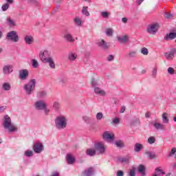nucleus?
<instances>
[{"instance_id":"42","label":"nucleus","mask_w":176,"mask_h":176,"mask_svg":"<svg viewBox=\"0 0 176 176\" xmlns=\"http://www.w3.org/2000/svg\"><path fill=\"white\" fill-rule=\"evenodd\" d=\"M141 53L143 55H148V48H146V47H144L143 48L141 49Z\"/></svg>"},{"instance_id":"34","label":"nucleus","mask_w":176,"mask_h":176,"mask_svg":"<svg viewBox=\"0 0 176 176\" xmlns=\"http://www.w3.org/2000/svg\"><path fill=\"white\" fill-rule=\"evenodd\" d=\"M115 145L118 146V148H123L125 146L124 142L121 140H119L118 141H116Z\"/></svg>"},{"instance_id":"44","label":"nucleus","mask_w":176,"mask_h":176,"mask_svg":"<svg viewBox=\"0 0 176 176\" xmlns=\"http://www.w3.org/2000/svg\"><path fill=\"white\" fill-rule=\"evenodd\" d=\"M10 8V4L8 3H5V4H3L1 6V9L3 11H6Z\"/></svg>"},{"instance_id":"53","label":"nucleus","mask_w":176,"mask_h":176,"mask_svg":"<svg viewBox=\"0 0 176 176\" xmlns=\"http://www.w3.org/2000/svg\"><path fill=\"white\" fill-rule=\"evenodd\" d=\"M168 73L169 74H174V73H175L174 69L173 67H168Z\"/></svg>"},{"instance_id":"2","label":"nucleus","mask_w":176,"mask_h":176,"mask_svg":"<svg viewBox=\"0 0 176 176\" xmlns=\"http://www.w3.org/2000/svg\"><path fill=\"white\" fill-rule=\"evenodd\" d=\"M3 126L6 130H8V133H12L14 131H18V127L16 124H14L12 122L10 116L6 115L3 120Z\"/></svg>"},{"instance_id":"14","label":"nucleus","mask_w":176,"mask_h":176,"mask_svg":"<svg viewBox=\"0 0 176 176\" xmlns=\"http://www.w3.org/2000/svg\"><path fill=\"white\" fill-rule=\"evenodd\" d=\"M24 41L25 44H28V45H30L31 44H33L34 41V36L31 34H26V36H24Z\"/></svg>"},{"instance_id":"17","label":"nucleus","mask_w":176,"mask_h":176,"mask_svg":"<svg viewBox=\"0 0 176 176\" xmlns=\"http://www.w3.org/2000/svg\"><path fill=\"white\" fill-rule=\"evenodd\" d=\"M98 45L102 50H108L109 48V45L106 43V41L103 39L98 40Z\"/></svg>"},{"instance_id":"23","label":"nucleus","mask_w":176,"mask_h":176,"mask_svg":"<svg viewBox=\"0 0 176 176\" xmlns=\"http://www.w3.org/2000/svg\"><path fill=\"white\" fill-rule=\"evenodd\" d=\"M86 153L89 156H95V155H96V148H89L88 149H87Z\"/></svg>"},{"instance_id":"61","label":"nucleus","mask_w":176,"mask_h":176,"mask_svg":"<svg viewBox=\"0 0 176 176\" xmlns=\"http://www.w3.org/2000/svg\"><path fill=\"white\" fill-rule=\"evenodd\" d=\"M31 3L33 5H38V0H30Z\"/></svg>"},{"instance_id":"49","label":"nucleus","mask_w":176,"mask_h":176,"mask_svg":"<svg viewBox=\"0 0 176 176\" xmlns=\"http://www.w3.org/2000/svg\"><path fill=\"white\" fill-rule=\"evenodd\" d=\"M91 85L92 87H94V89L95 88H98V81H96V80H92Z\"/></svg>"},{"instance_id":"31","label":"nucleus","mask_w":176,"mask_h":176,"mask_svg":"<svg viewBox=\"0 0 176 176\" xmlns=\"http://www.w3.org/2000/svg\"><path fill=\"white\" fill-rule=\"evenodd\" d=\"M7 23L9 26H16V23L14 19L10 17L7 18Z\"/></svg>"},{"instance_id":"59","label":"nucleus","mask_w":176,"mask_h":176,"mask_svg":"<svg viewBox=\"0 0 176 176\" xmlns=\"http://www.w3.org/2000/svg\"><path fill=\"white\" fill-rule=\"evenodd\" d=\"M124 111H126V107L125 106H122L120 112L121 113H123L124 112Z\"/></svg>"},{"instance_id":"46","label":"nucleus","mask_w":176,"mask_h":176,"mask_svg":"<svg viewBox=\"0 0 176 176\" xmlns=\"http://www.w3.org/2000/svg\"><path fill=\"white\" fill-rule=\"evenodd\" d=\"M157 67H154L153 69V72H152V76L154 78H156L157 77Z\"/></svg>"},{"instance_id":"57","label":"nucleus","mask_w":176,"mask_h":176,"mask_svg":"<svg viewBox=\"0 0 176 176\" xmlns=\"http://www.w3.org/2000/svg\"><path fill=\"white\" fill-rule=\"evenodd\" d=\"M128 21H129V19L126 16H124L123 18H122V21L124 23H127Z\"/></svg>"},{"instance_id":"62","label":"nucleus","mask_w":176,"mask_h":176,"mask_svg":"<svg viewBox=\"0 0 176 176\" xmlns=\"http://www.w3.org/2000/svg\"><path fill=\"white\" fill-rule=\"evenodd\" d=\"M52 176H60L59 173H58L57 171H56L55 173H52Z\"/></svg>"},{"instance_id":"39","label":"nucleus","mask_w":176,"mask_h":176,"mask_svg":"<svg viewBox=\"0 0 176 176\" xmlns=\"http://www.w3.org/2000/svg\"><path fill=\"white\" fill-rule=\"evenodd\" d=\"M100 15H102L103 18L107 19L111 15V12L109 11H102Z\"/></svg>"},{"instance_id":"52","label":"nucleus","mask_w":176,"mask_h":176,"mask_svg":"<svg viewBox=\"0 0 176 176\" xmlns=\"http://www.w3.org/2000/svg\"><path fill=\"white\" fill-rule=\"evenodd\" d=\"M114 55H109L107 58V60H108L109 62H111L112 60H114Z\"/></svg>"},{"instance_id":"16","label":"nucleus","mask_w":176,"mask_h":176,"mask_svg":"<svg viewBox=\"0 0 176 176\" xmlns=\"http://www.w3.org/2000/svg\"><path fill=\"white\" fill-rule=\"evenodd\" d=\"M94 93L96 95H98V96H106L107 94L104 89H102V88H99L97 87V88H94Z\"/></svg>"},{"instance_id":"60","label":"nucleus","mask_w":176,"mask_h":176,"mask_svg":"<svg viewBox=\"0 0 176 176\" xmlns=\"http://www.w3.org/2000/svg\"><path fill=\"white\" fill-rule=\"evenodd\" d=\"M7 107L6 106H1L0 107V112H3L5 109H6Z\"/></svg>"},{"instance_id":"45","label":"nucleus","mask_w":176,"mask_h":176,"mask_svg":"<svg viewBox=\"0 0 176 176\" xmlns=\"http://www.w3.org/2000/svg\"><path fill=\"white\" fill-rule=\"evenodd\" d=\"M155 173H156L157 175H161L162 174H164L162 170H161V168H160L159 167H157V168H155Z\"/></svg>"},{"instance_id":"19","label":"nucleus","mask_w":176,"mask_h":176,"mask_svg":"<svg viewBox=\"0 0 176 176\" xmlns=\"http://www.w3.org/2000/svg\"><path fill=\"white\" fill-rule=\"evenodd\" d=\"M64 38L69 41V43H74L75 41L74 37H73L71 33H65L64 34Z\"/></svg>"},{"instance_id":"6","label":"nucleus","mask_w":176,"mask_h":176,"mask_svg":"<svg viewBox=\"0 0 176 176\" xmlns=\"http://www.w3.org/2000/svg\"><path fill=\"white\" fill-rule=\"evenodd\" d=\"M6 38L13 43H17L19 41V36L16 30H11L7 33Z\"/></svg>"},{"instance_id":"32","label":"nucleus","mask_w":176,"mask_h":176,"mask_svg":"<svg viewBox=\"0 0 176 176\" xmlns=\"http://www.w3.org/2000/svg\"><path fill=\"white\" fill-rule=\"evenodd\" d=\"M162 120L164 123H168L169 119L168 113L167 112H164V113H162Z\"/></svg>"},{"instance_id":"18","label":"nucleus","mask_w":176,"mask_h":176,"mask_svg":"<svg viewBox=\"0 0 176 176\" xmlns=\"http://www.w3.org/2000/svg\"><path fill=\"white\" fill-rule=\"evenodd\" d=\"M77 58H78V55L75 52H69V54L67 55V59L70 62H74V60H76V59H77Z\"/></svg>"},{"instance_id":"40","label":"nucleus","mask_w":176,"mask_h":176,"mask_svg":"<svg viewBox=\"0 0 176 176\" xmlns=\"http://www.w3.org/2000/svg\"><path fill=\"white\" fill-rule=\"evenodd\" d=\"M155 141H156L155 137L151 136V137H148V142L150 144H155Z\"/></svg>"},{"instance_id":"9","label":"nucleus","mask_w":176,"mask_h":176,"mask_svg":"<svg viewBox=\"0 0 176 176\" xmlns=\"http://www.w3.org/2000/svg\"><path fill=\"white\" fill-rule=\"evenodd\" d=\"M103 140H105L108 142H112L115 140V135L111 131H104L102 135Z\"/></svg>"},{"instance_id":"54","label":"nucleus","mask_w":176,"mask_h":176,"mask_svg":"<svg viewBox=\"0 0 176 176\" xmlns=\"http://www.w3.org/2000/svg\"><path fill=\"white\" fill-rule=\"evenodd\" d=\"M113 123L118 124L120 123L119 118H114V119H113Z\"/></svg>"},{"instance_id":"11","label":"nucleus","mask_w":176,"mask_h":176,"mask_svg":"<svg viewBox=\"0 0 176 176\" xmlns=\"http://www.w3.org/2000/svg\"><path fill=\"white\" fill-rule=\"evenodd\" d=\"M29 72L27 69H23L19 71V78L21 80H25L28 78Z\"/></svg>"},{"instance_id":"27","label":"nucleus","mask_w":176,"mask_h":176,"mask_svg":"<svg viewBox=\"0 0 176 176\" xmlns=\"http://www.w3.org/2000/svg\"><path fill=\"white\" fill-rule=\"evenodd\" d=\"M114 30L112 28H107L105 30V34L107 36L109 37H112L113 36Z\"/></svg>"},{"instance_id":"8","label":"nucleus","mask_w":176,"mask_h":176,"mask_svg":"<svg viewBox=\"0 0 176 176\" xmlns=\"http://www.w3.org/2000/svg\"><path fill=\"white\" fill-rule=\"evenodd\" d=\"M159 28V25L157 23H151L148 25L146 28V31L150 34H156Z\"/></svg>"},{"instance_id":"51","label":"nucleus","mask_w":176,"mask_h":176,"mask_svg":"<svg viewBox=\"0 0 176 176\" xmlns=\"http://www.w3.org/2000/svg\"><path fill=\"white\" fill-rule=\"evenodd\" d=\"M128 175L129 176H135V170H134V168H132L131 170H130Z\"/></svg>"},{"instance_id":"50","label":"nucleus","mask_w":176,"mask_h":176,"mask_svg":"<svg viewBox=\"0 0 176 176\" xmlns=\"http://www.w3.org/2000/svg\"><path fill=\"white\" fill-rule=\"evenodd\" d=\"M47 94L46 92V91H42L41 92H39L38 94V96L39 97H45L47 96Z\"/></svg>"},{"instance_id":"22","label":"nucleus","mask_w":176,"mask_h":176,"mask_svg":"<svg viewBox=\"0 0 176 176\" xmlns=\"http://www.w3.org/2000/svg\"><path fill=\"white\" fill-rule=\"evenodd\" d=\"M176 38V29L175 32H170L168 34H166L164 37L166 40L170 38V40H173Z\"/></svg>"},{"instance_id":"35","label":"nucleus","mask_w":176,"mask_h":176,"mask_svg":"<svg viewBox=\"0 0 176 176\" xmlns=\"http://www.w3.org/2000/svg\"><path fill=\"white\" fill-rule=\"evenodd\" d=\"M130 159H131L130 156H125L124 157H120L119 160L122 163H129Z\"/></svg>"},{"instance_id":"7","label":"nucleus","mask_w":176,"mask_h":176,"mask_svg":"<svg viewBox=\"0 0 176 176\" xmlns=\"http://www.w3.org/2000/svg\"><path fill=\"white\" fill-rule=\"evenodd\" d=\"M94 148L96 149V152L97 151L98 154H103L105 153L107 146H105V144L104 142H96L94 144Z\"/></svg>"},{"instance_id":"56","label":"nucleus","mask_w":176,"mask_h":176,"mask_svg":"<svg viewBox=\"0 0 176 176\" xmlns=\"http://www.w3.org/2000/svg\"><path fill=\"white\" fill-rule=\"evenodd\" d=\"M175 153H176V148H173V149H171V151H170V152L169 153V156H172Z\"/></svg>"},{"instance_id":"30","label":"nucleus","mask_w":176,"mask_h":176,"mask_svg":"<svg viewBox=\"0 0 176 176\" xmlns=\"http://www.w3.org/2000/svg\"><path fill=\"white\" fill-rule=\"evenodd\" d=\"M82 120L86 122V123H91L93 119L91 116H89L88 115H84L82 116Z\"/></svg>"},{"instance_id":"43","label":"nucleus","mask_w":176,"mask_h":176,"mask_svg":"<svg viewBox=\"0 0 176 176\" xmlns=\"http://www.w3.org/2000/svg\"><path fill=\"white\" fill-rule=\"evenodd\" d=\"M103 116H104V115H103L102 112H98L96 113V119L98 120H101V119H102Z\"/></svg>"},{"instance_id":"25","label":"nucleus","mask_w":176,"mask_h":176,"mask_svg":"<svg viewBox=\"0 0 176 176\" xmlns=\"http://www.w3.org/2000/svg\"><path fill=\"white\" fill-rule=\"evenodd\" d=\"M67 163L68 164H73L76 160L74 156H72V155H71L70 153H68L67 155Z\"/></svg>"},{"instance_id":"4","label":"nucleus","mask_w":176,"mask_h":176,"mask_svg":"<svg viewBox=\"0 0 176 176\" xmlns=\"http://www.w3.org/2000/svg\"><path fill=\"white\" fill-rule=\"evenodd\" d=\"M36 87V80H35V78H33L32 80H30L28 82L23 85V91L26 95L30 96L34 94Z\"/></svg>"},{"instance_id":"63","label":"nucleus","mask_w":176,"mask_h":176,"mask_svg":"<svg viewBox=\"0 0 176 176\" xmlns=\"http://www.w3.org/2000/svg\"><path fill=\"white\" fill-rule=\"evenodd\" d=\"M144 2V0H137V4L138 5H141Z\"/></svg>"},{"instance_id":"20","label":"nucleus","mask_w":176,"mask_h":176,"mask_svg":"<svg viewBox=\"0 0 176 176\" xmlns=\"http://www.w3.org/2000/svg\"><path fill=\"white\" fill-rule=\"evenodd\" d=\"M144 149L143 144H140V142H136L134 145V151L135 152L139 153L141 152Z\"/></svg>"},{"instance_id":"26","label":"nucleus","mask_w":176,"mask_h":176,"mask_svg":"<svg viewBox=\"0 0 176 176\" xmlns=\"http://www.w3.org/2000/svg\"><path fill=\"white\" fill-rule=\"evenodd\" d=\"M138 172L142 176H146V167L143 164H140L138 167Z\"/></svg>"},{"instance_id":"55","label":"nucleus","mask_w":176,"mask_h":176,"mask_svg":"<svg viewBox=\"0 0 176 176\" xmlns=\"http://www.w3.org/2000/svg\"><path fill=\"white\" fill-rule=\"evenodd\" d=\"M173 17V14L170 12H166L165 14V18L170 19Z\"/></svg>"},{"instance_id":"37","label":"nucleus","mask_w":176,"mask_h":176,"mask_svg":"<svg viewBox=\"0 0 176 176\" xmlns=\"http://www.w3.org/2000/svg\"><path fill=\"white\" fill-rule=\"evenodd\" d=\"M136 56H137V51H129V52H128L129 58H136Z\"/></svg>"},{"instance_id":"21","label":"nucleus","mask_w":176,"mask_h":176,"mask_svg":"<svg viewBox=\"0 0 176 176\" xmlns=\"http://www.w3.org/2000/svg\"><path fill=\"white\" fill-rule=\"evenodd\" d=\"M94 168L93 167H89V168H87V170H85L83 172L84 176H92L94 175Z\"/></svg>"},{"instance_id":"41","label":"nucleus","mask_w":176,"mask_h":176,"mask_svg":"<svg viewBox=\"0 0 176 176\" xmlns=\"http://www.w3.org/2000/svg\"><path fill=\"white\" fill-rule=\"evenodd\" d=\"M67 80L65 77H58V82L59 84H65Z\"/></svg>"},{"instance_id":"58","label":"nucleus","mask_w":176,"mask_h":176,"mask_svg":"<svg viewBox=\"0 0 176 176\" xmlns=\"http://www.w3.org/2000/svg\"><path fill=\"white\" fill-rule=\"evenodd\" d=\"M117 176H124V173L121 170H119L117 173Z\"/></svg>"},{"instance_id":"10","label":"nucleus","mask_w":176,"mask_h":176,"mask_svg":"<svg viewBox=\"0 0 176 176\" xmlns=\"http://www.w3.org/2000/svg\"><path fill=\"white\" fill-rule=\"evenodd\" d=\"M176 54V48H171L168 52L164 54L165 57L168 60H172Z\"/></svg>"},{"instance_id":"5","label":"nucleus","mask_w":176,"mask_h":176,"mask_svg":"<svg viewBox=\"0 0 176 176\" xmlns=\"http://www.w3.org/2000/svg\"><path fill=\"white\" fill-rule=\"evenodd\" d=\"M34 107L36 109H43L45 115H49L50 112V108H48L47 104L45 100H37L34 103Z\"/></svg>"},{"instance_id":"36","label":"nucleus","mask_w":176,"mask_h":176,"mask_svg":"<svg viewBox=\"0 0 176 176\" xmlns=\"http://www.w3.org/2000/svg\"><path fill=\"white\" fill-rule=\"evenodd\" d=\"M146 155H147L148 157H149L150 159H156L157 157V155L154 152L147 151L146 152Z\"/></svg>"},{"instance_id":"28","label":"nucleus","mask_w":176,"mask_h":176,"mask_svg":"<svg viewBox=\"0 0 176 176\" xmlns=\"http://www.w3.org/2000/svg\"><path fill=\"white\" fill-rule=\"evenodd\" d=\"M11 88L10 82H4L2 85L3 91H10Z\"/></svg>"},{"instance_id":"38","label":"nucleus","mask_w":176,"mask_h":176,"mask_svg":"<svg viewBox=\"0 0 176 176\" xmlns=\"http://www.w3.org/2000/svg\"><path fill=\"white\" fill-rule=\"evenodd\" d=\"M32 66L35 69L38 67L39 63L36 59H32Z\"/></svg>"},{"instance_id":"24","label":"nucleus","mask_w":176,"mask_h":176,"mask_svg":"<svg viewBox=\"0 0 176 176\" xmlns=\"http://www.w3.org/2000/svg\"><path fill=\"white\" fill-rule=\"evenodd\" d=\"M118 38V41H119V43H127V41H129V36H118L117 37Z\"/></svg>"},{"instance_id":"12","label":"nucleus","mask_w":176,"mask_h":176,"mask_svg":"<svg viewBox=\"0 0 176 176\" xmlns=\"http://www.w3.org/2000/svg\"><path fill=\"white\" fill-rule=\"evenodd\" d=\"M33 149L36 153H41L43 151L44 146L41 142H36L34 144Z\"/></svg>"},{"instance_id":"33","label":"nucleus","mask_w":176,"mask_h":176,"mask_svg":"<svg viewBox=\"0 0 176 176\" xmlns=\"http://www.w3.org/2000/svg\"><path fill=\"white\" fill-rule=\"evenodd\" d=\"M82 14H84V15H86L87 16H89L90 15V12L88 10L87 6H84L82 7Z\"/></svg>"},{"instance_id":"13","label":"nucleus","mask_w":176,"mask_h":176,"mask_svg":"<svg viewBox=\"0 0 176 176\" xmlns=\"http://www.w3.org/2000/svg\"><path fill=\"white\" fill-rule=\"evenodd\" d=\"M151 124L154 126L156 130H165L164 125L162 123L153 120L151 122Z\"/></svg>"},{"instance_id":"1","label":"nucleus","mask_w":176,"mask_h":176,"mask_svg":"<svg viewBox=\"0 0 176 176\" xmlns=\"http://www.w3.org/2000/svg\"><path fill=\"white\" fill-rule=\"evenodd\" d=\"M39 58L43 63H48L51 69H56V63L54 58L51 56V52L47 50L41 51Z\"/></svg>"},{"instance_id":"29","label":"nucleus","mask_w":176,"mask_h":176,"mask_svg":"<svg viewBox=\"0 0 176 176\" xmlns=\"http://www.w3.org/2000/svg\"><path fill=\"white\" fill-rule=\"evenodd\" d=\"M74 23L77 25V26H82V19L80 16H75L74 18Z\"/></svg>"},{"instance_id":"48","label":"nucleus","mask_w":176,"mask_h":176,"mask_svg":"<svg viewBox=\"0 0 176 176\" xmlns=\"http://www.w3.org/2000/svg\"><path fill=\"white\" fill-rule=\"evenodd\" d=\"M53 107L54 109L58 110L60 108V103L59 102H54Z\"/></svg>"},{"instance_id":"64","label":"nucleus","mask_w":176,"mask_h":176,"mask_svg":"<svg viewBox=\"0 0 176 176\" xmlns=\"http://www.w3.org/2000/svg\"><path fill=\"white\" fill-rule=\"evenodd\" d=\"M150 116H151V113L149 112H146L145 117L146 118H150Z\"/></svg>"},{"instance_id":"47","label":"nucleus","mask_w":176,"mask_h":176,"mask_svg":"<svg viewBox=\"0 0 176 176\" xmlns=\"http://www.w3.org/2000/svg\"><path fill=\"white\" fill-rule=\"evenodd\" d=\"M25 156H27L28 157H30L31 156H33V152L32 151H25Z\"/></svg>"},{"instance_id":"3","label":"nucleus","mask_w":176,"mask_h":176,"mask_svg":"<svg viewBox=\"0 0 176 176\" xmlns=\"http://www.w3.org/2000/svg\"><path fill=\"white\" fill-rule=\"evenodd\" d=\"M67 118L64 115H59L55 118V126L58 130L66 129L67 126Z\"/></svg>"},{"instance_id":"15","label":"nucleus","mask_w":176,"mask_h":176,"mask_svg":"<svg viewBox=\"0 0 176 176\" xmlns=\"http://www.w3.org/2000/svg\"><path fill=\"white\" fill-rule=\"evenodd\" d=\"M13 72V67L10 65H6L3 67V73L4 74H11Z\"/></svg>"}]
</instances>
